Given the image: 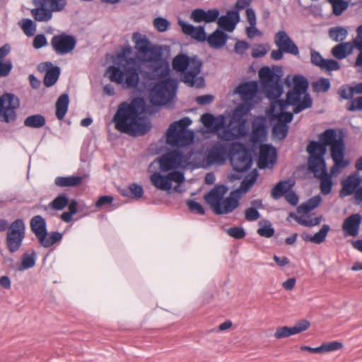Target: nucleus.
Masks as SVG:
<instances>
[{
    "mask_svg": "<svg viewBox=\"0 0 362 362\" xmlns=\"http://www.w3.org/2000/svg\"><path fill=\"white\" fill-rule=\"evenodd\" d=\"M259 78L264 94L272 101L273 111L278 109L281 112H285L289 105H293V112L298 114L312 106V99L307 93H301L293 89L287 93L286 100H274L283 93L281 75L275 73L269 67L261 68L259 71Z\"/></svg>",
    "mask_w": 362,
    "mask_h": 362,
    "instance_id": "1",
    "label": "nucleus"
},
{
    "mask_svg": "<svg viewBox=\"0 0 362 362\" xmlns=\"http://www.w3.org/2000/svg\"><path fill=\"white\" fill-rule=\"evenodd\" d=\"M144 105L142 98H134L130 103H122L113 117L115 129L133 136H141L149 132L150 121L146 117H141L144 111Z\"/></svg>",
    "mask_w": 362,
    "mask_h": 362,
    "instance_id": "2",
    "label": "nucleus"
},
{
    "mask_svg": "<svg viewBox=\"0 0 362 362\" xmlns=\"http://www.w3.org/2000/svg\"><path fill=\"white\" fill-rule=\"evenodd\" d=\"M169 74L170 69L165 64L156 66L153 71L149 74V79H161L150 91L149 100L153 105H165L174 98L177 89V81L166 78Z\"/></svg>",
    "mask_w": 362,
    "mask_h": 362,
    "instance_id": "3",
    "label": "nucleus"
},
{
    "mask_svg": "<svg viewBox=\"0 0 362 362\" xmlns=\"http://www.w3.org/2000/svg\"><path fill=\"white\" fill-rule=\"evenodd\" d=\"M173 68L182 74V81L190 87L202 88L204 85L202 77L199 76L202 63L197 57L178 54L173 60Z\"/></svg>",
    "mask_w": 362,
    "mask_h": 362,
    "instance_id": "4",
    "label": "nucleus"
},
{
    "mask_svg": "<svg viewBox=\"0 0 362 362\" xmlns=\"http://www.w3.org/2000/svg\"><path fill=\"white\" fill-rule=\"evenodd\" d=\"M228 188L224 185H217L204 196L206 202L216 214H227L234 211L239 205L240 196L238 190L231 192L224 198Z\"/></svg>",
    "mask_w": 362,
    "mask_h": 362,
    "instance_id": "5",
    "label": "nucleus"
},
{
    "mask_svg": "<svg viewBox=\"0 0 362 362\" xmlns=\"http://www.w3.org/2000/svg\"><path fill=\"white\" fill-rule=\"evenodd\" d=\"M122 66L124 71L119 67L110 66L107 68L106 74L112 82L122 85L125 88H136L139 83V66L136 59H127Z\"/></svg>",
    "mask_w": 362,
    "mask_h": 362,
    "instance_id": "6",
    "label": "nucleus"
},
{
    "mask_svg": "<svg viewBox=\"0 0 362 362\" xmlns=\"http://www.w3.org/2000/svg\"><path fill=\"white\" fill-rule=\"evenodd\" d=\"M320 140L330 146L331 157L334 165L331 169L332 174H336L341 168H346L349 162L344 160L345 146L341 136H338L334 129H327L320 135Z\"/></svg>",
    "mask_w": 362,
    "mask_h": 362,
    "instance_id": "7",
    "label": "nucleus"
},
{
    "mask_svg": "<svg viewBox=\"0 0 362 362\" xmlns=\"http://www.w3.org/2000/svg\"><path fill=\"white\" fill-rule=\"evenodd\" d=\"M191 123L188 117L173 122L166 132V143L173 147L186 146L192 143L194 132L187 129Z\"/></svg>",
    "mask_w": 362,
    "mask_h": 362,
    "instance_id": "8",
    "label": "nucleus"
},
{
    "mask_svg": "<svg viewBox=\"0 0 362 362\" xmlns=\"http://www.w3.org/2000/svg\"><path fill=\"white\" fill-rule=\"evenodd\" d=\"M132 41L135 44V49L139 58L146 62H156L157 66L163 64L160 62V49L151 44L147 37L139 33H134L132 36Z\"/></svg>",
    "mask_w": 362,
    "mask_h": 362,
    "instance_id": "9",
    "label": "nucleus"
},
{
    "mask_svg": "<svg viewBox=\"0 0 362 362\" xmlns=\"http://www.w3.org/2000/svg\"><path fill=\"white\" fill-rule=\"evenodd\" d=\"M25 235V226L22 219H16L9 226L6 237V245L11 253L17 252L22 246Z\"/></svg>",
    "mask_w": 362,
    "mask_h": 362,
    "instance_id": "10",
    "label": "nucleus"
},
{
    "mask_svg": "<svg viewBox=\"0 0 362 362\" xmlns=\"http://www.w3.org/2000/svg\"><path fill=\"white\" fill-rule=\"evenodd\" d=\"M230 163L233 169L238 172L247 170L252 160L248 150L243 144L235 143L231 146Z\"/></svg>",
    "mask_w": 362,
    "mask_h": 362,
    "instance_id": "11",
    "label": "nucleus"
},
{
    "mask_svg": "<svg viewBox=\"0 0 362 362\" xmlns=\"http://www.w3.org/2000/svg\"><path fill=\"white\" fill-rule=\"evenodd\" d=\"M19 105V100L13 94L6 93L0 96V121L6 123L14 122L16 110Z\"/></svg>",
    "mask_w": 362,
    "mask_h": 362,
    "instance_id": "12",
    "label": "nucleus"
},
{
    "mask_svg": "<svg viewBox=\"0 0 362 362\" xmlns=\"http://www.w3.org/2000/svg\"><path fill=\"white\" fill-rule=\"evenodd\" d=\"M150 180L157 189L168 191L172 188L173 182L180 185L184 182L185 177L182 173L178 171H173L165 175L159 172H156L150 176Z\"/></svg>",
    "mask_w": 362,
    "mask_h": 362,
    "instance_id": "13",
    "label": "nucleus"
},
{
    "mask_svg": "<svg viewBox=\"0 0 362 362\" xmlns=\"http://www.w3.org/2000/svg\"><path fill=\"white\" fill-rule=\"evenodd\" d=\"M270 111L272 116L278 120L273 127L272 135L274 138L278 140H282L287 136L288 132L287 123L292 121L293 117V114L284 111L281 112L278 109L273 111L272 107H270Z\"/></svg>",
    "mask_w": 362,
    "mask_h": 362,
    "instance_id": "14",
    "label": "nucleus"
},
{
    "mask_svg": "<svg viewBox=\"0 0 362 362\" xmlns=\"http://www.w3.org/2000/svg\"><path fill=\"white\" fill-rule=\"evenodd\" d=\"M161 171H168L184 166L187 158L178 150L170 151L163 155L159 159Z\"/></svg>",
    "mask_w": 362,
    "mask_h": 362,
    "instance_id": "15",
    "label": "nucleus"
},
{
    "mask_svg": "<svg viewBox=\"0 0 362 362\" xmlns=\"http://www.w3.org/2000/svg\"><path fill=\"white\" fill-rule=\"evenodd\" d=\"M76 45V38L66 33H62L52 37L51 45L54 52L61 55L71 52Z\"/></svg>",
    "mask_w": 362,
    "mask_h": 362,
    "instance_id": "16",
    "label": "nucleus"
},
{
    "mask_svg": "<svg viewBox=\"0 0 362 362\" xmlns=\"http://www.w3.org/2000/svg\"><path fill=\"white\" fill-rule=\"evenodd\" d=\"M310 326L309 321L302 320L297 322L293 327L282 326L276 328L274 337L276 339H281L298 334L307 330Z\"/></svg>",
    "mask_w": 362,
    "mask_h": 362,
    "instance_id": "17",
    "label": "nucleus"
},
{
    "mask_svg": "<svg viewBox=\"0 0 362 362\" xmlns=\"http://www.w3.org/2000/svg\"><path fill=\"white\" fill-rule=\"evenodd\" d=\"M276 160V150L270 144H262L259 146L258 167L260 169L271 168Z\"/></svg>",
    "mask_w": 362,
    "mask_h": 362,
    "instance_id": "18",
    "label": "nucleus"
},
{
    "mask_svg": "<svg viewBox=\"0 0 362 362\" xmlns=\"http://www.w3.org/2000/svg\"><path fill=\"white\" fill-rule=\"evenodd\" d=\"M245 134V124L230 120L227 126L218 134V137L224 141H233Z\"/></svg>",
    "mask_w": 362,
    "mask_h": 362,
    "instance_id": "19",
    "label": "nucleus"
},
{
    "mask_svg": "<svg viewBox=\"0 0 362 362\" xmlns=\"http://www.w3.org/2000/svg\"><path fill=\"white\" fill-rule=\"evenodd\" d=\"M274 43L278 48L281 49L285 53L296 56L299 54L298 47L284 30H280L276 33Z\"/></svg>",
    "mask_w": 362,
    "mask_h": 362,
    "instance_id": "20",
    "label": "nucleus"
},
{
    "mask_svg": "<svg viewBox=\"0 0 362 362\" xmlns=\"http://www.w3.org/2000/svg\"><path fill=\"white\" fill-rule=\"evenodd\" d=\"M177 23L181 28L182 32L185 35H188L193 40L199 42L206 41V34L204 26H194L182 19H178Z\"/></svg>",
    "mask_w": 362,
    "mask_h": 362,
    "instance_id": "21",
    "label": "nucleus"
},
{
    "mask_svg": "<svg viewBox=\"0 0 362 362\" xmlns=\"http://www.w3.org/2000/svg\"><path fill=\"white\" fill-rule=\"evenodd\" d=\"M362 183V177L357 173L349 175L346 179L341 181V189L339 195L341 197H346L355 194L358 188Z\"/></svg>",
    "mask_w": 362,
    "mask_h": 362,
    "instance_id": "22",
    "label": "nucleus"
},
{
    "mask_svg": "<svg viewBox=\"0 0 362 362\" xmlns=\"http://www.w3.org/2000/svg\"><path fill=\"white\" fill-rule=\"evenodd\" d=\"M38 69L45 72L43 82L46 87H51L57 83L60 75L59 67L54 66L51 62H47L40 64Z\"/></svg>",
    "mask_w": 362,
    "mask_h": 362,
    "instance_id": "23",
    "label": "nucleus"
},
{
    "mask_svg": "<svg viewBox=\"0 0 362 362\" xmlns=\"http://www.w3.org/2000/svg\"><path fill=\"white\" fill-rule=\"evenodd\" d=\"M201 122L210 132H217L218 134L224 128L226 123L224 116L214 117L210 113L203 114L201 117Z\"/></svg>",
    "mask_w": 362,
    "mask_h": 362,
    "instance_id": "24",
    "label": "nucleus"
},
{
    "mask_svg": "<svg viewBox=\"0 0 362 362\" xmlns=\"http://www.w3.org/2000/svg\"><path fill=\"white\" fill-rule=\"evenodd\" d=\"M258 90V86L257 82L250 81L246 82L238 86L234 90L233 94H238L245 103L248 104V102L253 100L256 96Z\"/></svg>",
    "mask_w": 362,
    "mask_h": 362,
    "instance_id": "25",
    "label": "nucleus"
},
{
    "mask_svg": "<svg viewBox=\"0 0 362 362\" xmlns=\"http://www.w3.org/2000/svg\"><path fill=\"white\" fill-rule=\"evenodd\" d=\"M218 16L219 11L217 9L204 11L202 8H196L192 11L189 18L197 23L202 22L209 23L216 21Z\"/></svg>",
    "mask_w": 362,
    "mask_h": 362,
    "instance_id": "26",
    "label": "nucleus"
},
{
    "mask_svg": "<svg viewBox=\"0 0 362 362\" xmlns=\"http://www.w3.org/2000/svg\"><path fill=\"white\" fill-rule=\"evenodd\" d=\"M362 216L354 214L346 218L343 223L342 229L346 236L356 237L358 235Z\"/></svg>",
    "mask_w": 362,
    "mask_h": 362,
    "instance_id": "27",
    "label": "nucleus"
},
{
    "mask_svg": "<svg viewBox=\"0 0 362 362\" xmlns=\"http://www.w3.org/2000/svg\"><path fill=\"white\" fill-rule=\"evenodd\" d=\"M226 156V148L220 144H216L207 152L206 160L209 165L222 164L225 161Z\"/></svg>",
    "mask_w": 362,
    "mask_h": 362,
    "instance_id": "28",
    "label": "nucleus"
},
{
    "mask_svg": "<svg viewBox=\"0 0 362 362\" xmlns=\"http://www.w3.org/2000/svg\"><path fill=\"white\" fill-rule=\"evenodd\" d=\"M217 20L220 28L226 31L232 32L240 21V16L238 11H229L226 15L218 17Z\"/></svg>",
    "mask_w": 362,
    "mask_h": 362,
    "instance_id": "29",
    "label": "nucleus"
},
{
    "mask_svg": "<svg viewBox=\"0 0 362 362\" xmlns=\"http://www.w3.org/2000/svg\"><path fill=\"white\" fill-rule=\"evenodd\" d=\"M306 151L309 153L308 159H314L316 158H324V156L327 152V144L321 141H311L308 144Z\"/></svg>",
    "mask_w": 362,
    "mask_h": 362,
    "instance_id": "30",
    "label": "nucleus"
},
{
    "mask_svg": "<svg viewBox=\"0 0 362 362\" xmlns=\"http://www.w3.org/2000/svg\"><path fill=\"white\" fill-rule=\"evenodd\" d=\"M30 228L40 242L47 232L45 218L40 215L33 216L30 220Z\"/></svg>",
    "mask_w": 362,
    "mask_h": 362,
    "instance_id": "31",
    "label": "nucleus"
},
{
    "mask_svg": "<svg viewBox=\"0 0 362 362\" xmlns=\"http://www.w3.org/2000/svg\"><path fill=\"white\" fill-rule=\"evenodd\" d=\"M228 40V35L223 31L217 29L209 37H206V41L209 45L214 49H220L223 47Z\"/></svg>",
    "mask_w": 362,
    "mask_h": 362,
    "instance_id": "32",
    "label": "nucleus"
},
{
    "mask_svg": "<svg viewBox=\"0 0 362 362\" xmlns=\"http://www.w3.org/2000/svg\"><path fill=\"white\" fill-rule=\"evenodd\" d=\"M355 47L354 42H341L332 49V54L338 59H343L351 54Z\"/></svg>",
    "mask_w": 362,
    "mask_h": 362,
    "instance_id": "33",
    "label": "nucleus"
},
{
    "mask_svg": "<svg viewBox=\"0 0 362 362\" xmlns=\"http://www.w3.org/2000/svg\"><path fill=\"white\" fill-rule=\"evenodd\" d=\"M45 5L43 0H39V7L31 10V14L37 21H48L52 17L49 9Z\"/></svg>",
    "mask_w": 362,
    "mask_h": 362,
    "instance_id": "34",
    "label": "nucleus"
},
{
    "mask_svg": "<svg viewBox=\"0 0 362 362\" xmlns=\"http://www.w3.org/2000/svg\"><path fill=\"white\" fill-rule=\"evenodd\" d=\"M309 170L313 173L315 177L327 173V168L324 158L308 159Z\"/></svg>",
    "mask_w": 362,
    "mask_h": 362,
    "instance_id": "35",
    "label": "nucleus"
},
{
    "mask_svg": "<svg viewBox=\"0 0 362 362\" xmlns=\"http://www.w3.org/2000/svg\"><path fill=\"white\" fill-rule=\"evenodd\" d=\"M250 110V105L249 104L243 103L239 105L233 111L230 120L236 122L238 123L245 124V116L247 115Z\"/></svg>",
    "mask_w": 362,
    "mask_h": 362,
    "instance_id": "36",
    "label": "nucleus"
},
{
    "mask_svg": "<svg viewBox=\"0 0 362 362\" xmlns=\"http://www.w3.org/2000/svg\"><path fill=\"white\" fill-rule=\"evenodd\" d=\"M322 202L320 195H316L309 199L305 203L300 204L297 211L300 214H306L317 207Z\"/></svg>",
    "mask_w": 362,
    "mask_h": 362,
    "instance_id": "37",
    "label": "nucleus"
},
{
    "mask_svg": "<svg viewBox=\"0 0 362 362\" xmlns=\"http://www.w3.org/2000/svg\"><path fill=\"white\" fill-rule=\"evenodd\" d=\"M69 103V100L67 94H62L57 99L56 103V117L59 120L64 119L67 112Z\"/></svg>",
    "mask_w": 362,
    "mask_h": 362,
    "instance_id": "38",
    "label": "nucleus"
},
{
    "mask_svg": "<svg viewBox=\"0 0 362 362\" xmlns=\"http://www.w3.org/2000/svg\"><path fill=\"white\" fill-rule=\"evenodd\" d=\"M290 216L294 218L299 224L307 227H313L319 225L322 220V216L311 218L310 216H305L304 214L297 216L295 214L291 213Z\"/></svg>",
    "mask_w": 362,
    "mask_h": 362,
    "instance_id": "39",
    "label": "nucleus"
},
{
    "mask_svg": "<svg viewBox=\"0 0 362 362\" xmlns=\"http://www.w3.org/2000/svg\"><path fill=\"white\" fill-rule=\"evenodd\" d=\"M333 174H328L327 173L317 177L320 181V192L324 195H327L331 193L334 182L332 180Z\"/></svg>",
    "mask_w": 362,
    "mask_h": 362,
    "instance_id": "40",
    "label": "nucleus"
},
{
    "mask_svg": "<svg viewBox=\"0 0 362 362\" xmlns=\"http://www.w3.org/2000/svg\"><path fill=\"white\" fill-rule=\"evenodd\" d=\"M329 230H330L329 226L325 224L322 226V228H320L319 232L316 233L313 235H307L304 238V239L307 241H310L315 244H321L325 240L326 237Z\"/></svg>",
    "mask_w": 362,
    "mask_h": 362,
    "instance_id": "41",
    "label": "nucleus"
},
{
    "mask_svg": "<svg viewBox=\"0 0 362 362\" xmlns=\"http://www.w3.org/2000/svg\"><path fill=\"white\" fill-rule=\"evenodd\" d=\"M292 185L289 181H281L277 183L272 190V197L274 199H278L291 190Z\"/></svg>",
    "mask_w": 362,
    "mask_h": 362,
    "instance_id": "42",
    "label": "nucleus"
},
{
    "mask_svg": "<svg viewBox=\"0 0 362 362\" xmlns=\"http://www.w3.org/2000/svg\"><path fill=\"white\" fill-rule=\"evenodd\" d=\"M81 182L82 177L79 176L58 177L55 180V184L59 187H75Z\"/></svg>",
    "mask_w": 362,
    "mask_h": 362,
    "instance_id": "43",
    "label": "nucleus"
},
{
    "mask_svg": "<svg viewBox=\"0 0 362 362\" xmlns=\"http://www.w3.org/2000/svg\"><path fill=\"white\" fill-rule=\"evenodd\" d=\"M62 238V235L58 232H53L49 234L46 232L45 235L40 239L39 242L44 247H49L57 242L59 241Z\"/></svg>",
    "mask_w": 362,
    "mask_h": 362,
    "instance_id": "44",
    "label": "nucleus"
},
{
    "mask_svg": "<svg viewBox=\"0 0 362 362\" xmlns=\"http://www.w3.org/2000/svg\"><path fill=\"white\" fill-rule=\"evenodd\" d=\"M259 228L257 229V233L265 238H271L274 234V229L269 221L263 220L259 222Z\"/></svg>",
    "mask_w": 362,
    "mask_h": 362,
    "instance_id": "45",
    "label": "nucleus"
},
{
    "mask_svg": "<svg viewBox=\"0 0 362 362\" xmlns=\"http://www.w3.org/2000/svg\"><path fill=\"white\" fill-rule=\"evenodd\" d=\"M69 202L68 197L64 194H62L54 198L53 201L49 203V206L54 210L60 211L68 206Z\"/></svg>",
    "mask_w": 362,
    "mask_h": 362,
    "instance_id": "46",
    "label": "nucleus"
},
{
    "mask_svg": "<svg viewBox=\"0 0 362 362\" xmlns=\"http://www.w3.org/2000/svg\"><path fill=\"white\" fill-rule=\"evenodd\" d=\"M45 124V119L41 115H34L28 117L25 121L24 124L26 127L33 128H40Z\"/></svg>",
    "mask_w": 362,
    "mask_h": 362,
    "instance_id": "47",
    "label": "nucleus"
},
{
    "mask_svg": "<svg viewBox=\"0 0 362 362\" xmlns=\"http://www.w3.org/2000/svg\"><path fill=\"white\" fill-rule=\"evenodd\" d=\"M329 37L335 42H342L347 36L348 32L345 28H332L329 31Z\"/></svg>",
    "mask_w": 362,
    "mask_h": 362,
    "instance_id": "48",
    "label": "nucleus"
},
{
    "mask_svg": "<svg viewBox=\"0 0 362 362\" xmlns=\"http://www.w3.org/2000/svg\"><path fill=\"white\" fill-rule=\"evenodd\" d=\"M332 5L333 14L340 16L349 6L348 2L344 0H327Z\"/></svg>",
    "mask_w": 362,
    "mask_h": 362,
    "instance_id": "49",
    "label": "nucleus"
},
{
    "mask_svg": "<svg viewBox=\"0 0 362 362\" xmlns=\"http://www.w3.org/2000/svg\"><path fill=\"white\" fill-rule=\"evenodd\" d=\"M344 347L343 343L337 341L325 342L320 346V354L336 351Z\"/></svg>",
    "mask_w": 362,
    "mask_h": 362,
    "instance_id": "50",
    "label": "nucleus"
},
{
    "mask_svg": "<svg viewBox=\"0 0 362 362\" xmlns=\"http://www.w3.org/2000/svg\"><path fill=\"white\" fill-rule=\"evenodd\" d=\"M293 88L296 91H301V93H306L308 82L305 78L302 76H295L293 78Z\"/></svg>",
    "mask_w": 362,
    "mask_h": 362,
    "instance_id": "51",
    "label": "nucleus"
},
{
    "mask_svg": "<svg viewBox=\"0 0 362 362\" xmlns=\"http://www.w3.org/2000/svg\"><path fill=\"white\" fill-rule=\"evenodd\" d=\"M129 192H130L134 198L139 199L143 196L144 190L141 185L134 183L130 185L127 189L122 190V194L126 197L129 196Z\"/></svg>",
    "mask_w": 362,
    "mask_h": 362,
    "instance_id": "52",
    "label": "nucleus"
},
{
    "mask_svg": "<svg viewBox=\"0 0 362 362\" xmlns=\"http://www.w3.org/2000/svg\"><path fill=\"white\" fill-rule=\"evenodd\" d=\"M69 211L64 212L61 215V218L63 221L66 223H69L71 221L73 218V216L76 214L78 211L77 205L78 203L76 200H71V202H69Z\"/></svg>",
    "mask_w": 362,
    "mask_h": 362,
    "instance_id": "53",
    "label": "nucleus"
},
{
    "mask_svg": "<svg viewBox=\"0 0 362 362\" xmlns=\"http://www.w3.org/2000/svg\"><path fill=\"white\" fill-rule=\"evenodd\" d=\"M45 7H48L51 13L52 12L61 11L66 4V0H43Z\"/></svg>",
    "mask_w": 362,
    "mask_h": 362,
    "instance_id": "54",
    "label": "nucleus"
},
{
    "mask_svg": "<svg viewBox=\"0 0 362 362\" xmlns=\"http://www.w3.org/2000/svg\"><path fill=\"white\" fill-rule=\"evenodd\" d=\"M312 87L315 92L325 93L327 92L330 88V82L328 78H322L312 83Z\"/></svg>",
    "mask_w": 362,
    "mask_h": 362,
    "instance_id": "55",
    "label": "nucleus"
},
{
    "mask_svg": "<svg viewBox=\"0 0 362 362\" xmlns=\"http://www.w3.org/2000/svg\"><path fill=\"white\" fill-rule=\"evenodd\" d=\"M21 28L27 36H33L36 31V25L30 19L24 20Z\"/></svg>",
    "mask_w": 362,
    "mask_h": 362,
    "instance_id": "56",
    "label": "nucleus"
},
{
    "mask_svg": "<svg viewBox=\"0 0 362 362\" xmlns=\"http://www.w3.org/2000/svg\"><path fill=\"white\" fill-rule=\"evenodd\" d=\"M35 253L33 256L25 254L22 259L21 266L19 268L20 271L32 268L35 264Z\"/></svg>",
    "mask_w": 362,
    "mask_h": 362,
    "instance_id": "57",
    "label": "nucleus"
},
{
    "mask_svg": "<svg viewBox=\"0 0 362 362\" xmlns=\"http://www.w3.org/2000/svg\"><path fill=\"white\" fill-rule=\"evenodd\" d=\"M153 25L159 32H165L170 27V22L161 17L156 18L153 20Z\"/></svg>",
    "mask_w": 362,
    "mask_h": 362,
    "instance_id": "58",
    "label": "nucleus"
},
{
    "mask_svg": "<svg viewBox=\"0 0 362 362\" xmlns=\"http://www.w3.org/2000/svg\"><path fill=\"white\" fill-rule=\"evenodd\" d=\"M226 233L235 239H242L245 236V231L241 227H231L226 229Z\"/></svg>",
    "mask_w": 362,
    "mask_h": 362,
    "instance_id": "59",
    "label": "nucleus"
},
{
    "mask_svg": "<svg viewBox=\"0 0 362 362\" xmlns=\"http://www.w3.org/2000/svg\"><path fill=\"white\" fill-rule=\"evenodd\" d=\"M321 69H326L328 71H336L340 69V65L335 60L325 59Z\"/></svg>",
    "mask_w": 362,
    "mask_h": 362,
    "instance_id": "60",
    "label": "nucleus"
},
{
    "mask_svg": "<svg viewBox=\"0 0 362 362\" xmlns=\"http://www.w3.org/2000/svg\"><path fill=\"white\" fill-rule=\"evenodd\" d=\"M12 66L10 61H0V77L8 76L12 69Z\"/></svg>",
    "mask_w": 362,
    "mask_h": 362,
    "instance_id": "61",
    "label": "nucleus"
},
{
    "mask_svg": "<svg viewBox=\"0 0 362 362\" xmlns=\"http://www.w3.org/2000/svg\"><path fill=\"white\" fill-rule=\"evenodd\" d=\"M268 52V48L264 45H259L252 48V56L254 58L262 57Z\"/></svg>",
    "mask_w": 362,
    "mask_h": 362,
    "instance_id": "62",
    "label": "nucleus"
},
{
    "mask_svg": "<svg viewBox=\"0 0 362 362\" xmlns=\"http://www.w3.org/2000/svg\"><path fill=\"white\" fill-rule=\"evenodd\" d=\"M347 110L351 112L362 110V96L352 100L347 106Z\"/></svg>",
    "mask_w": 362,
    "mask_h": 362,
    "instance_id": "63",
    "label": "nucleus"
},
{
    "mask_svg": "<svg viewBox=\"0 0 362 362\" xmlns=\"http://www.w3.org/2000/svg\"><path fill=\"white\" fill-rule=\"evenodd\" d=\"M259 217L260 214L255 207H250L245 210V218L247 221H256Z\"/></svg>",
    "mask_w": 362,
    "mask_h": 362,
    "instance_id": "64",
    "label": "nucleus"
}]
</instances>
